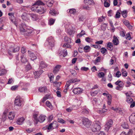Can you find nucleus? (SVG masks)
<instances>
[{
	"mask_svg": "<svg viewBox=\"0 0 135 135\" xmlns=\"http://www.w3.org/2000/svg\"><path fill=\"white\" fill-rule=\"evenodd\" d=\"M7 117V114L6 112H4L2 116V120L3 121H5Z\"/></svg>",
	"mask_w": 135,
	"mask_h": 135,
	"instance_id": "864d4df0",
	"label": "nucleus"
},
{
	"mask_svg": "<svg viewBox=\"0 0 135 135\" xmlns=\"http://www.w3.org/2000/svg\"><path fill=\"white\" fill-rule=\"evenodd\" d=\"M38 90L40 92H45L47 90V88L46 86L40 87L39 88Z\"/></svg>",
	"mask_w": 135,
	"mask_h": 135,
	"instance_id": "473e14b6",
	"label": "nucleus"
},
{
	"mask_svg": "<svg viewBox=\"0 0 135 135\" xmlns=\"http://www.w3.org/2000/svg\"><path fill=\"white\" fill-rule=\"evenodd\" d=\"M123 23L127 27H129L130 26V24L129 21L126 20H125L123 22Z\"/></svg>",
	"mask_w": 135,
	"mask_h": 135,
	"instance_id": "6e6d98bb",
	"label": "nucleus"
},
{
	"mask_svg": "<svg viewBox=\"0 0 135 135\" xmlns=\"http://www.w3.org/2000/svg\"><path fill=\"white\" fill-rule=\"evenodd\" d=\"M46 116L45 115L41 114L38 118L36 122V124H37L38 122L40 123H42L45 120Z\"/></svg>",
	"mask_w": 135,
	"mask_h": 135,
	"instance_id": "6e6552de",
	"label": "nucleus"
},
{
	"mask_svg": "<svg viewBox=\"0 0 135 135\" xmlns=\"http://www.w3.org/2000/svg\"><path fill=\"white\" fill-rule=\"evenodd\" d=\"M43 72V71L42 70H40L34 72V74L35 75V78H38L42 74Z\"/></svg>",
	"mask_w": 135,
	"mask_h": 135,
	"instance_id": "4468645a",
	"label": "nucleus"
},
{
	"mask_svg": "<svg viewBox=\"0 0 135 135\" xmlns=\"http://www.w3.org/2000/svg\"><path fill=\"white\" fill-rule=\"evenodd\" d=\"M20 30L21 33L25 36L28 35L33 31V29L31 27L27 26L25 24L23 23L21 24Z\"/></svg>",
	"mask_w": 135,
	"mask_h": 135,
	"instance_id": "f257e3e1",
	"label": "nucleus"
},
{
	"mask_svg": "<svg viewBox=\"0 0 135 135\" xmlns=\"http://www.w3.org/2000/svg\"><path fill=\"white\" fill-rule=\"evenodd\" d=\"M10 51L13 52H16L18 51L19 50V47L17 46H15L13 47H11L10 48Z\"/></svg>",
	"mask_w": 135,
	"mask_h": 135,
	"instance_id": "ddd939ff",
	"label": "nucleus"
},
{
	"mask_svg": "<svg viewBox=\"0 0 135 135\" xmlns=\"http://www.w3.org/2000/svg\"><path fill=\"white\" fill-rule=\"evenodd\" d=\"M69 44L68 43L64 44L62 46L64 48H71V47L72 45L70 44Z\"/></svg>",
	"mask_w": 135,
	"mask_h": 135,
	"instance_id": "a18cd8bd",
	"label": "nucleus"
},
{
	"mask_svg": "<svg viewBox=\"0 0 135 135\" xmlns=\"http://www.w3.org/2000/svg\"><path fill=\"white\" fill-rule=\"evenodd\" d=\"M100 50L101 53L102 54H104L107 51V50L104 48H101Z\"/></svg>",
	"mask_w": 135,
	"mask_h": 135,
	"instance_id": "69168bd1",
	"label": "nucleus"
},
{
	"mask_svg": "<svg viewBox=\"0 0 135 135\" xmlns=\"http://www.w3.org/2000/svg\"><path fill=\"white\" fill-rule=\"evenodd\" d=\"M120 12L117 11L115 14V18H119L120 17Z\"/></svg>",
	"mask_w": 135,
	"mask_h": 135,
	"instance_id": "338daca9",
	"label": "nucleus"
},
{
	"mask_svg": "<svg viewBox=\"0 0 135 135\" xmlns=\"http://www.w3.org/2000/svg\"><path fill=\"white\" fill-rule=\"evenodd\" d=\"M130 122L133 124H135V114H132L129 117Z\"/></svg>",
	"mask_w": 135,
	"mask_h": 135,
	"instance_id": "2eb2a0df",
	"label": "nucleus"
},
{
	"mask_svg": "<svg viewBox=\"0 0 135 135\" xmlns=\"http://www.w3.org/2000/svg\"><path fill=\"white\" fill-rule=\"evenodd\" d=\"M21 61L23 63H25L27 61V59L24 57V55H22L21 56Z\"/></svg>",
	"mask_w": 135,
	"mask_h": 135,
	"instance_id": "72a5a7b5",
	"label": "nucleus"
},
{
	"mask_svg": "<svg viewBox=\"0 0 135 135\" xmlns=\"http://www.w3.org/2000/svg\"><path fill=\"white\" fill-rule=\"evenodd\" d=\"M133 132L132 130L130 129L127 134L125 132H123L120 135H132Z\"/></svg>",
	"mask_w": 135,
	"mask_h": 135,
	"instance_id": "a878e982",
	"label": "nucleus"
},
{
	"mask_svg": "<svg viewBox=\"0 0 135 135\" xmlns=\"http://www.w3.org/2000/svg\"><path fill=\"white\" fill-rule=\"evenodd\" d=\"M126 101L127 103L131 104L130 105L131 108H133L135 105V102H133V100L131 97H126Z\"/></svg>",
	"mask_w": 135,
	"mask_h": 135,
	"instance_id": "423d86ee",
	"label": "nucleus"
},
{
	"mask_svg": "<svg viewBox=\"0 0 135 135\" xmlns=\"http://www.w3.org/2000/svg\"><path fill=\"white\" fill-rule=\"evenodd\" d=\"M107 104L109 105H110L111 103L112 97L111 95L108 94L107 96Z\"/></svg>",
	"mask_w": 135,
	"mask_h": 135,
	"instance_id": "c756f323",
	"label": "nucleus"
},
{
	"mask_svg": "<svg viewBox=\"0 0 135 135\" xmlns=\"http://www.w3.org/2000/svg\"><path fill=\"white\" fill-rule=\"evenodd\" d=\"M28 55L31 58V60H33L37 58L36 55L33 53L32 52L29 50L28 51Z\"/></svg>",
	"mask_w": 135,
	"mask_h": 135,
	"instance_id": "f8f14e48",
	"label": "nucleus"
},
{
	"mask_svg": "<svg viewBox=\"0 0 135 135\" xmlns=\"http://www.w3.org/2000/svg\"><path fill=\"white\" fill-rule=\"evenodd\" d=\"M18 87V86L17 85L13 86L11 88V90L14 91L17 89Z\"/></svg>",
	"mask_w": 135,
	"mask_h": 135,
	"instance_id": "4d7b16f0",
	"label": "nucleus"
},
{
	"mask_svg": "<svg viewBox=\"0 0 135 135\" xmlns=\"http://www.w3.org/2000/svg\"><path fill=\"white\" fill-rule=\"evenodd\" d=\"M91 128L92 131L94 132L99 131L101 129L100 126L97 123H95L93 125Z\"/></svg>",
	"mask_w": 135,
	"mask_h": 135,
	"instance_id": "20e7f679",
	"label": "nucleus"
},
{
	"mask_svg": "<svg viewBox=\"0 0 135 135\" xmlns=\"http://www.w3.org/2000/svg\"><path fill=\"white\" fill-rule=\"evenodd\" d=\"M44 4L43 2L40 1H38L35 2V3L33 4V5H37L40 6Z\"/></svg>",
	"mask_w": 135,
	"mask_h": 135,
	"instance_id": "58836bf2",
	"label": "nucleus"
},
{
	"mask_svg": "<svg viewBox=\"0 0 135 135\" xmlns=\"http://www.w3.org/2000/svg\"><path fill=\"white\" fill-rule=\"evenodd\" d=\"M113 44L112 42H109L107 44L108 49L110 50H112Z\"/></svg>",
	"mask_w": 135,
	"mask_h": 135,
	"instance_id": "f704fd0d",
	"label": "nucleus"
},
{
	"mask_svg": "<svg viewBox=\"0 0 135 135\" xmlns=\"http://www.w3.org/2000/svg\"><path fill=\"white\" fill-rule=\"evenodd\" d=\"M90 47L89 46H86L83 48L84 51L85 52H89L90 50Z\"/></svg>",
	"mask_w": 135,
	"mask_h": 135,
	"instance_id": "2f4dec72",
	"label": "nucleus"
},
{
	"mask_svg": "<svg viewBox=\"0 0 135 135\" xmlns=\"http://www.w3.org/2000/svg\"><path fill=\"white\" fill-rule=\"evenodd\" d=\"M25 120V118H21L18 119L17 123L18 124L21 125L22 124Z\"/></svg>",
	"mask_w": 135,
	"mask_h": 135,
	"instance_id": "bb28decb",
	"label": "nucleus"
},
{
	"mask_svg": "<svg viewBox=\"0 0 135 135\" xmlns=\"http://www.w3.org/2000/svg\"><path fill=\"white\" fill-rule=\"evenodd\" d=\"M115 84L116 85H118V86L121 87L123 89L124 86V83L121 81L119 80H118L115 83Z\"/></svg>",
	"mask_w": 135,
	"mask_h": 135,
	"instance_id": "a211bd4d",
	"label": "nucleus"
},
{
	"mask_svg": "<svg viewBox=\"0 0 135 135\" xmlns=\"http://www.w3.org/2000/svg\"><path fill=\"white\" fill-rule=\"evenodd\" d=\"M68 53L66 49H65L64 50L62 51H60L59 54L60 56H62L63 57H65L67 55Z\"/></svg>",
	"mask_w": 135,
	"mask_h": 135,
	"instance_id": "5701e85b",
	"label": "nucleus"
},
{
	"mask_svg": "<svg viewBox=\"0 0 135 135\" xmlns=\"http://www.w3.org/2000/svg\"><path fill=\"white\" fill-rule=\"evenodd\" d=\"M80 69L82 71H87L89 69V68L88 67H81Z\"/></svg>",
	"mask_w": 135,
	"mask_h": 135,
	"instance_id": "e2e57ef3",
	"label": "nucleus"
},
{
	"mask_svg": "<svg viewBox=\"0 0 135 135\" xmlns=\"http://www.w3.org/2000/svg\"><path fill=\"white\" fill-rule=\"evenodd\" d=\"M89 5H85L83 6V8L84 9L88 10H90L91 9V7L90 6H89Z\"/></svg>",
	"mask_w": 135,
	"mask_h": 135,
	"instance_id": "680f3d73",
	"label": "nucleus"
},
{
	"mask_svg": "<svg viewBox=\"0 0 135 135\" xmlns=\"http://www.w3.org/2000/svg\"><path fill=\"white\" fill-rule=\"evenodd\" d=\"M7 72V71L5 69H2L0 70V76H1L4 75Z\"/></svg>",
	"mask_w": 135,
	"mask_h": 135,
	"instance_id": "e433bc0d",
	"label": "nucleus"
},
{
	"mask_svg": "<svg viewBox=\"0 0 135 135\" xmlns=\"http://www.w3.org/2000/svg\"><path fill=\"white\" fill-rule=\"evenodd\" d=\"M15 114L14 112H10L8 115V118L10 120H13L15 118Z\"/></svg>",
	"mask_w": 135,
	"mask_h": 135,
	"instance_id": "6ab92c4d",
	"label": "nucleus"
},
{
	"mask_svg": "<svg viewBox=\"0 0 135 135\" xmlns=\"http://www.w3.org/2000/svg\"><path fill=\"white\" fill-rule=\"evenodd\" d=\"M78 18L79 21H83L84 19V17L83 16H80Z\"/></svg>",
	"mask_w": 135,
	"mask_h": 135,
	"instance_id": "774afa93",
	"label": "nucleus"
},
{
	"mask_svg": "<svg viewBox=\"0 0 135 135\" xmlns=\"http://www.w3.org/2000/svg\"><path fill=\"white\" fill-rule=\"evenodd\" d=\"M83 90L82 88L78 87L74 88L73 91L75 94H78L81 93Z\"/></svg>",
	"mask_w": 135,
	"mask_h": 135,
	"instance_id": "9d476101",
	"label": "nucleus"
},
{
	"mask_svg": "<svg viewBox=\"0 0 135 135\" xmlns=\"http://www.w3.org/2000/svg\"><path fill=\"white\" fill-rule=\"evenodd\" d=\"M122 126L124 128H128V126L127 123H123L122 124Z\"/></svg>",
	"mask_w": 135,
	"mask_h": 135,
	"instance_id": "8fccbe9b",
	"label": "nucleus"
},
{
	"mask_svg": "<svg viewBox=\"0 0 135 135\" xmlns=\"http://www.w3.org/2000/svg\"><path fill=\"white\" fill-rule=\"evenodd\" d=\"M38 6L37 5H32V7L31 8V9L32 11H34L35 12H36Z\"/></svg>",
	"mask_w": 135,
	"mask_h": 135,
	"instance_id": "37998d69",
	"label": "nucleus"
},
{
	"mask_svg": "<svg viewBox=\"0 0 135 135\" xmlns=\"http://www.w3.org/2000/svg\"><path fill=\"white\" fill-rule=\"evenodd\" d=\"M46 104L47 106L50 109L52 108V106L51 103L49 101H47L46 103Z\"/></svg>",
	"mask_w": 135,
	"mask_h": 135,
	"instance_id": "09e8293b",
	"label": "nucleus"
},
{
	"mask_svg": "<svg viewBox=\"0 0 135 135\" xmlns=\"http://www.w3.org/2000/svg\"><path fill=\"white\" fill-rule=\"evenodd\" d=\"M46 4L49 7H51L54 3V1L52 0H48L46 1Z\"/></svg>",
	"mask_w": 135,
	"mask_h": 135,
	"instance_id": "393cba45",
	"label": "nucleus"
},
{
	"mask_svg": "<svg viewBox=\"0 0 135 135\" xmlns=\"http://www.w3.org/2000/svg\"><path fill=\"white\" fill-rule=\"evenodd\" d=\"M131 38V37L129 33H128L126 35V38L127 39L130 40Z\"/></svg>",
	"mask_w": 135,
	"mask_h": 135,
	"instance_id": "bf43d9fd",
	"label": "nucleus"
},
{
	"mask_svg": "<svg viewBox=\"0 0 135 135\" xmlns=\"http://www.w3.org/2000/svg\"><path fill=\"white\" fill-rule=\"evenodd\" d=\"M107 25L106 23H104L101 25V28L102 30H106Z\"/></svg>",
	"mask_w": 135,
	"mask_h": 135,
	"instance_id": "3c124183",
	"label": "nucleus"
},
{
	"mask_svg": "<svg viewBox=\"0 0 135 135\" xmlns=\"http://www.w3.org/2000/svg\"><path fill=\"white\" fill-rule=\"evenodd\" d=\"M57 13V12L55 10H50L49 12V13L51 15L54 16Z\"/></svg>",
	"mask_w": 135,
	"mask_h": 135,
	"instance_id": "49530a36",
	"label": "nucleus"
},
{
	"mask_svg": "<svg viewBox=\"0 0 135 135\" xmlns=\"http://www.w3.org/2000/svg\"><path fill=\"white\" fill-rule=\"evenodd\" d=\"M71 83H74L78 82H79L80 80L77 78H73L69 80Z\"/></svg>",
	"mask_w": 135,
	"mask_h": 135,
	"instance_id": "c9c22d12",
	"label": "nucleus"
},
{
	"mask_svg": "<svg viewBox=\"0 0 135 135\" xmlns=\"http://www.w3.org/2000/svg\"><path fill=\"white\" fill-rule=\"evenodd\" d=\"M46 11V9L43 6H38L37 12L40 14H42Z\"/></svg>",
	"mask_w": 135,
	"mask_h": 135,
	"instance_id": "1a4fd4ad",
	"label": "nucleus"
},
{
	"mask_svg": "<svg viewBox=\"0 0 135 135\" xmlns=\"http://www.w3.org/2000/svg\"><path fill=\"white\" fill-rule=\"evenodd\" d=\"M67 12L70 14L74 15L76 12V10L74 8L70 9L67 10Z\"/></svg>",
	"mask_w": 135,
	"mask_h": 135,
	"instance_id": "c85d7f7f",
	"label": "nucleus"
},
{
	"mask_svg": "<svg viewBox=\"0 0 135 135\" xmlns=\"http://www.w3.org/2000/svg\"><path fill=\"white\" fill-rule=\"evenodd\" d=\"M52 125V127L53 129L55 128L58 127V125L57 122L56 121H54L52 123H51Z\"/></svg>",
	"mask_w": 135,
	"mask_h": 135,
	"instance_id": "79ce46f5",
	"label": "nucleus"
},
{
	"mask_svg": "<svg viewBox=\"0 0 135 135\" xmlns=\"http://www.w3.org/2000/svg\"><path fill=\"white\" fill-rule=\"evenodd\" d=\"M107 111V109H97L96 111L98 113L100 114H102L105 112H106Z\"/></svg>",
	"mask_w": 135,
	"mask_h": 135,
	"instance_id": "b1692460",
	"label": "nucleus"
},
{
	"mask_svg": "<svg viewBox=\"0 0 135 135\" xmlns=\"http://www.w3.org/2000/svg\"><path fill=\"white\" fill-rule=\"evenodd\" d=\"M121 14L124 18H125L127 17V12L126 10L122 11L121 12Z\"/></svg>",
	"mask_w": 135,
	"mask_h": 135,
	"instance_id": "c03bdc74",
	"label": "nucleus"
},
{
	"mask_svg": "<svg viewBox=\"0 0 135 135\" xmlns=\"http://www.w3.org/2000/svg\"><path fill=\"white\" fill-rule=\"evenodd\" d=\"M82 122L84 126L88 128H89L91 126V122L87 118H83L82 120Z\"/></svg>",
	"mask_w": 135,
	"mask_h": 135,
	"instance_id": "39448f33",
	"label": "nucleus"
},
{
	"mask_svg": "<svg viewBox=\"0 0 135 135\" xmlns=\"http://www.w3.org/2000/svg\"><path fill=\"white\" fill-rule=\"evenodd\" d=\"M64 40L67 43L71 44L72 42L70 38H68L67 36L65 37L64 38Z\"/></svg>",
	"mask_w": 135,
	"mask_h": 135,
	"instance_id": "a19ab883",
	"label": "nucleus"
},
{
	"mask_svg": "<svg viewBox=\"0 0 135 135\" xmlns=\"http://www.w3.org/2000/svg\"><path fill=\"white\" fill-rule=\"evenodd\" d=\"M57 121L61 123H65V121L63 119L61 118H58V119Z\"/></svg>",
	"mask_w": 135,
	"mask_h": 135,
	"instance_id": "052dcab7",
	"label": "nucleus"
},
{
	"mask_svg": "<svg viewBox=\"0 0 135 135\" xmlns=\"http://www.w3.org/2000/svg\"><path fill=\"white\" fill-rule=\"evenodd\" d=\"M47 41L51 47H53L55 45L54 39L51 36L48 37L47 39Z\"/></svg>",
	"mask_w": 135,
	"mask_h": 135,
	"instance_id": "0eeeda50",
	"label": "nucleus"
},
{
	"mask_svg": "<svg viewBox=\"0 0 135 135\" xmlns=\"http://www.w3.org/2000/svg\"><path fill=\"white\" fill-rule=\"evenodd\" d=\"M70 81L69 80H68L66 83L65 87L69 89V87L70 85V84L71 83Z\"/></svg>",
	"mask_w": 135,
	"mask_h": 135,
	"instance_id": "0e129e2a",
	"label": "nucleus"
},
{
	"mask_svg": "<svg viewBox=\"0 0 135 135\" xmlns=\"http://www.w3.org/2000/svg\"><path fill=\"white\" fill-rule=\"evenodd\" d=\"M12 17L11 18H9L11 21L14 24L16 25V26H17V24L16 23V21L15 18L14 16H12Z\"/></svg>",
	"mask_w": 135,
	"mask_h": 135,
	"instance_id": "4c0bfd02",
	"label": "nucleus"
},
{
	"mask_svg": "<svg viewBox=\"0 0 135 135\" xmlns=\"http://www.w3.org/2000/svg\"><path fill=\"white\" fill-rule=\"evenodd\" d=\"M15 105L21 107L23 104V101L22 99L19 96H17L15 100Z\"/></svg>",
	"mask_w": 135,
	"mask_h": 135,
	"instance_id": "f03ea898",
	"label": "nucleus"
},
{
	"mask_svg": "<svg viewBox=\"0 0 135 135\" xmlns=\"http://www.w3.org/2000/svg\"><path fill=\"white\" fill-rule=\"evenodd\" d=\"M113 42L114 44L115 45H118L119 43V41L117 37L115 36H114L113 37Z\"/></svg>",
	"mask_w": 135,
	"mask_h": 135,
	"instance_id": "dca6fc26",
	"label": "nucleus"
},
{
	"mask_svg": "<svg viewBox=\"0 0 135 135\" xmlns=\"http://www.w3.org/2000/svg\"><path fill=\"white\" fill-rule=\"evenodd\" d=\"M29 15L30 16L32 20L33 21L36 20L38 18V16L35 14H30Z\"/></svg>",
	"mask_w": 135,
	"mask_h": 135,
	"instance_id": "aec40b11",
	"label": "nucleus"
},
{
	"mask_svg": "<svg viewBox=\"0 0 135 135\" xmlns=\"http://www.w3.org/2000/svg\"><path fill=\"white\" fill-rule=\"evenodd\" d=\"M70 26L71 27L67 30V33L71 35L75 32V27H73L71 26Z\"/></svg>",
	"mask_w": 135,
	"mask_h": 135,
	"instance_id": "9b49d317",
	"label": "nucleus"
},
{
	"mask_svg": "<svg viewBox=\"0 0 135 135\" xmlns=\"http://www.w3.org/2000/svg\"><path fill=\"white\" fill-rule=\"evenodd\" d=\"M55 21V20L54 19L52 18H50L49 20V24L50 25H53Z\"/></svg>",
	"mask_w": 135,
	"mask_h": 135,
	"instance_id": "5fc2aeb1",
	"label": "nucleus"
},
{
	"mask_svg": "<svg viewBox=\"0 0 135 135\" xmlns=\"http://www.w3.org/2000/svg\"><path fill=\"white\" fill-rule=\"evenodd\" d=\"M47 66V64L43 61H41L40 63V67L43 69L46 68Z\"/></svg>",
	"mask_w": 135,
	"mask_h": 135,
	"instance_id": "cd10ccee",
	"label": "nucleus"
},
{
	"mask_svg": "<svg viewBox=\"0 0 135 135\" xmlns=\"http://www.w3.org/2000/svg\"><path fill=\"white\" fill-rule=\"evenodd\" d=\"M85 34V32L84 30H82L81 32L77 35V36H78L79 37H81L83 35Z\"/></svg>",
	"mask_w": 135,
	"mask_h": 135,
	"instance_id": "de8ad7c7",
	"label": "nucleus"
},
{
	"mask_svg": "<svg viewBox=\"0 0 135 135\" xmlns=\"http://www.w3.org/2000/svg\"><path fill=\"white\" fill-rule=\"evenodd\" d=\"M49 78L51 82H53V80L54 79V75L52 74H51L49 76Z\"/></svg>",
	"mask_w": 135,
	"mask_h": 135,
	"instance_id": "13d9d810",
	"label": "nucleus"
},
{
	"mask_svg": "<svg viewBox=\"0 0 135 135\" xmlns=\"http://www.w3.org/2000/svg\"><path fill=\"white\" fill-rule=\"evenodd\" d=\"M61 67V65H58L56 66L55 68H54L53 70L54 73H56L59 70V69Z\"/></svg>",
	"mask_w": 135,
	"mask_h": 135,
	"instance_id": "4be33fe9",
	"label": "nucleus"
},
{
	"mask_svg": "<svg viewBox=\"0 0 135 135\" xmlns=\"http://www.w3.org/2000/svg\"><path fill=\"white\" fill-rule=\"evenodd\" d=\"M84 2L87 5H93L94 3L93 0H84Z\"/></svg>",
	"mask_w": 135,
	"mask_h": 135,
	"instance_id": "f3484780",
	"label": "nucleus"
},
{
	"mask_svg": "<svg viewBox=\"0 0 135 135\" xmlns=\"http://www.w3.org/2000/svg\"><path fill=\"white\" fill-rule=\"evenodd\" d=\"M105 75L102 72H99L98 73V76L99 78H103Z\"/></svg>",
	"mask_w": 135,
	"mask_h": 135,
	"instance_id": "603ef678",
	"label": "nucleus"
},
{
	"mask_svg": "<svg viewBox=\"0 0 135 135\" xmlns=\"http://www.w3.org/2000/svg\"><path fill=\"white\" fill-rule=\"evenodd\" d=\"M21 17L23 20L25 21H29L30 20L29 14L22 15Z\"/></svg>",
	"mask_w": 135,
	"mask_h": 135,
	"instance_id": "412c9836",
	"label": "nucleus"
},
{
	"mask_svg": "<svg viewBox=\"0 0 135 135\" xmlns=\"http://www.w3.org/2000/svg\"><path fill=\"white\" fill-rule=\"evenodd\" d=\"M104 6L105 7H108L110 5V1L109 0H104Z\"/></svg>",
	"mask_w": 135,
	"mask_h": 135,
	"instance_id": "7c9ffc66",
	"label": "nucleus"
},
{
	"mask_svg": "<svg viewBox=\"0 0 135 135\" xmlns=\"http://www.w3.org/2000/svg\"><path fill=\"white\" fill-rule=\"evenodd\" d=\"M113 123V122L112 119H110L108 120L105 125V130L107 132L108 131L110 128L112 126Z\"/></svg>",
	"mask_w": 135,
	"mask_h": 135,
	"instance_id": "7ed1b4c3",
	"label": "nucleus"
},
{
	"mask_svg": "<svg viewBox=\"0 0 135 135\" xmlns=\"http://www.w3.org/2000/svg\"><path fill=\"white\" fill-rule=\"evenodd\" d=\"M38 113H39L38 112H34L33 114V117L36 122L37 120V119H38V118L37 117Z\"/></svg>",
	"mask_w": 135,
	"mask_h": 135,
	"instance_id": "ea45409f",
	"label": "nucleus"
}]
</instances>
